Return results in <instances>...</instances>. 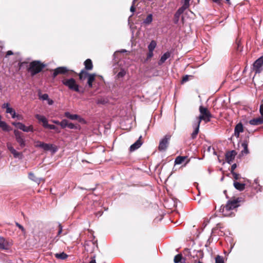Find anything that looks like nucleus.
I'll use <instances>...</instances> for the list:
<instances>
[{
    "label": "nucleus",
    "mask_w": 263,
    "mask_h": 263,
    "mask_svg": "<svg viewBox=\"0 0 263 263\" xmlns=\"http://www.w3.org/2000/svg\"><path fill=\"white\" fill-rule=\"evenodd\" d=\"M239 198H231L229 200L225 205H221L219 212L224 216H232L234 215L235 209L239 206Z\"/></svg>",
    "instance_id": "f257e3e1"
},
{
    "label": "nucleus",
    "mask_w": 263,
    "mask_h": 263,
    "mask_svg": "<svg viewBox=\"0 0 263 263\" xmlns=\"http://www.w3.org/2000/svg\"><path fill=\"white\" fill-rule=\"evenodd\" d=\"M199 112L200 115L196 118L195 121L199 123H201L202 120L204 121L205 123L210 121L212 115L207 108L200 106L199 107Z\"/></svg>",
    "instance_id": "f03ea898"
},
{
    "label": "nucleus",
    "mask_w": 263,
    "mask_h": 263,
    "mask_svg": "<svg viewBox=\"0 0 263 263\" xmlns=\"http://www.w3.org/2000/svg\"><path fill=\"white\" fill-rule=\"evenodd\" d=\"M45 67V65L37 61H33L30 63L29 67V71L32 76L39 73Z\"/></svg>",
    "instance_id": "7ed1b4c3"
},
{
    "label": "nucleus",
    "mask_w": 263,
    "mask_h": 263,
    "mask_svg": "<svg viewBox=\"0 0 263 263\" xmlns=\"http://www.w3.org/2000/svg\"><path fill=\"white\" fill-rule=\"evenodd\" d=\"M62 82V83L67 86L69 89L77 92L79 91V85L76 83V82L74 79H63Z\"/></svg>",
    "instance_id": "20e7f679"
},
{
    "label": "nucleus",
    "mask_w": 263,
    "mask_h": 263,
    "mask_svg": "<svg viewBox=\"0 0 263 263\" xmlns=\"http://www.w3.org/2000/svg\"><path fill=\"white\" fill-rule=\"evenodd\" d=\"M253 70L256 73H259L263 70V55L254 63Z\"/></svg>",
    "instance_id": "39448f33"
},
{
    "label": "nucleus",
    "mask_w": 263,
    "mask_h": 263,
    "mask_svg": "<svg viewBox=\"0 0 263 263\" xmlns=\"http://www.w3.org/2000/svg\"><path fill=\"white\" fill-rule=\"evenodd\" d=\"M171 138V136L166 135L165 137L160 141L159 145V150L160 151H165L168 144L169 140Z\"/></svg>",
    "instance_id": "423d86ee"
},
{
    "label": "nucleus",
    "mask_w": 263,
    "mask_h": 263,
    "mask_svg": "<svg viewBox=\"0 0 263 263\" xmlns=\"http://www.w3.org/2000/svg\"><path fill=\"white\" fill-rule=\"evenodd\" d=\"M164 206L168 209H172L176 205L177 198H163Z\"/></svg>",
    "instance_id": "0eeeda50"
},
{
    "label": "nucleus",
    "mask_w": 263,
    "mask_h": 263,
    "mask_svg": "<svg viewBox=\"0 0 263 263\" xmlns=\"http://www.w3.org/2000/svg\"><path fill=\"white\" fill-rule=\"evenodd\" d=\"M14 133L16 141L19 143L21 147H24L25 146V141L23 137L22 136L21 132L15 130Z\"/></svg>",
    "instance_id": "6e6552de"
},
{
    "label": "nucleus",
    "mask_w": 263,
    "mask_h": 263,
    "mask_svg": "<svg viewBox=\"0 0 263 263\" xmlns=\"http://www.w3.org/2000/svg\"><path fill=\"white\" fill-rule=\"evenodd\" d=\"M97 248V246L93 241H90L86 242L85 245V249L87 252L90 253L93 252Z\"/></svg>",
    "instance_id": "1a4fd4ad"
},
{
    "label": "nucleus",
    "mask_w": 263,
    "mask_h": 263,
    "mask_svg": "<svg viewBox=\"0 0 263 263\" xmlns=\"http://www.w3.org/2000/svg\"><path fill=\"white\" fill-rule=\"evenodd\" d=\"M236 154H237L236 152L235 151H234V150L228 152L226 153V161L229 164H231V162L234 159Z\"/></svg>",
    "instance_id": "9d476101"
},
{
    "label": "nucleus",
    "mask_w": 263,
    "mask_h": 263,
    "mask_svg": "<svg viewBox=\"0 0 263 263\" xmlns=\"http://www.w3.org/2000/svg\"><path fill=\"white\" fill-rule=\"evenodd\" d=\"M11 244L4 238L0 237V250H8Z\"/></svg>",
    "instance_id": "9b49d317"
},
{
    "label": "nucleus",
    "mask_w": 263,
    "mask_h": 263,
    "mask_svg": "<svg viewBox=\"0 0 263 263\" xmlns=\"http://www.w3.org/2000/svg\"><path fill=\"white\" fill-rule=\"evenodd\" d=\"M200 125V123H199L195 120L194 121V122L193 123V127L194 128V130L193 133L192 134V139H195L197 137V135H198V134L199 133Z\"/></svg>",
    "instance_id": "f8f14e48"
},
{
    "label": "nucleus",
    "mask_w": 263,
    "mask_h": 263,
    "mask_svg": "<svg viewBox=\"0 0 263 263\" xmlns=\"http://www.w3.org/2000/svg\"><path fill=\"white\" fill-rule=\"evenodd\" d=\"M200 125V123H199L195 120L194 121V122L193 123V127L194 128V130L193 133L192 134V139H195L197 137V135H198V134L199 133Z\"/></svg>",
    "instance_id": "ddd939ff"
},
{
    "label": "nucleus",
    "mask_w": 263,
    "mask_h": 263,
    "mask_svg": "<svg viewBox=\"0 0 263 263\" xmlns=\"http://www.w3.org/2000/svg\"><path fill=\"white\" fill-rule=\"evenodd\" d=\"M35 117L38 120L39 123H42L43 126L45 128L48 123L47 119L44 116L39 114L35 115Z\"/></svg>",
    "instance_id": "4468645a"
},
{
    "label": "nucleus",
    "mask_w": 263,
    "mask_h": 263,
    "mask_svg": "<svg viewBox=\"0 0 263 263\" xmlns=\"http://www.w3.org/2000/svg\"><path fill=\"white\" fill-rule=\"evenodd\" d=\"M42 149L46 151H51L52 153H55L57 151V147L54 146L53 144L45 143L43 145Z\"/></svg>",
    "instance_id": "2eb2a0df"
},
{
    "label": "nucleus",
    "mask_w": 263,
    "mask_h": 263,
    "mask_svg": "<svg viewBox=\"0 0 263 263\" xmlns=\"http://www.w3.org/2000/svg\"><path fill=\"white\" fill-rule=\"evenodd\" d=\"M243 127L241 123H238L235 127L234 135L236 138H239L240 133L243 132Z\"/></svg>",
    "instance_id": "dca6fc26"
},
{
    "label": "nucleus",
    "mask_w": 263,
    "mask_h": 263,
    "mask_svg": "<svg viewBox=\"0 0 263 263\" xmlns=\"http://www.w3.org/2000/svg\"><path fill=\"white\" fill-rule=\"evenodd\" d=\"M64 116L71 120H78L81 122L82 119L78 115L71 114L69 112H65L64 113Z\"/></svg>",
    "instance_id": "f3484780"
},
{
    "label": "nucleus",
    "mask_w": 263,
    "mask_h": 263,
    "mask_svg": "<svg viewBox=\"0 0 263 263\" xmlns=\"http://www.w3.org/2000/svg\"><path fill=\"white\" fill-rule=\"evenodd\" d=\"M141 138H142V137L140 136L138 140H137L136 142H135L134 144H133L130 146V151L131 152L135 151V150L137 149L141 146V145L142 144V142L141 141Z\"/></svg>",
    "instance_id": "a211bd4d"
},
{
    "label": "nucleus",
    "mask_w": 263,
    "mask_h": 263,
    "mask_svg": "<svg viewBox=\"0 0 263 263\" xmlns=\"http://www.w3.org/2000/svg\"><path fill=\"white\" fill-rule=\"evenodd\" d=\"M68 71L65 67H59L54 70L53 77L55 78L59 74H64Z\"/></svg>",
    "instance_id": "6ab92c4d"
},
{
    "label": "nucleus",
    "mask_w": 263,
    "mask_h": 263,
    "mask_svg": "<svg viewBox=\"0 0 263 263\" xmlns=\"http://www.w3.org/2000/svg\"><path fill=\"white\" fill-rule=\"evenodd\" d=\"M203 253L201 251H196L194 250L193 252V254L191 255V256L193 257V258H195V256L197 257V259H194L195 263H196L197 259H198V257H203ZM197 263H202L201 261L198 260Z\"/></svg>",
    "instance_id": "aec40b11"
},
{
    "label": "nucleus",
    "mask_w": 263,
    "mask_h": 263,
    "mask_svg": "<svg viewBox=\"0 0 263 263\" xmlns=\"http://www.w3.org/2000/svg\"><path fill=\"white\" fill-rule=\"evenodd\" d=\"M184 8H180L177 11L174 15V23L177 24L179 22V18L181 14L184 12Z\"/></svg>",
    "instance_id": "412c9836"
},
{
    "label": "nucleus",
    "mask_w": 263,
    "mask_h": 263,
    "mask_svg": "<svg viewBox=\"0 0 263 263\" xmlns=\"http://www.w3.org/2000/svg\"><path fill=\"white\" fill-rule=\"evenodd\" d=\"M19 129L25 132H33L34 131L33 127L32 125L26 126L24 124H19Z\"/></svg>",
    "instance_id": "4be33fe9"
},
{
    "label": "nucleus",
    "mask_w": 263,
    "mask_h": 263,
    "mask_svg": "<svg viewBox=\"0 0 263 263\" xmlns=\"http://www.w3.org/2000/svg\"><path fill=\"white\" fill-rule=\"evenodd\" d=\"M262 118H257L253 119L249 121L250 124L253 125H257L263 123V116H261Z\"/></svg>",
    "instance_id": "5701e85b"
},
{
    "label": "nucleus",
    "mask_w": 263,
    "mask_h": 263,
    "mask_svg": "<svg viewBox=\"0 0 263 263\" xmlns=\"http://www.w3.org/2000/svg\"><path fill=\"white\" fill-rule=\"evenodd\" d=\"M171 56V53L170 52H166L164 53L161 57L160 60L158 62L159 65H162L168 58Z\"/></svg>",
    "instance_id": "b1692460"
},
{
    "label": "nucleus",
    "mask_w": 263,
    "mask_h": 263,
    "mask_svg": "<svg viewBox=\"0 0 263 263\" xmlns=\"http://www.w3.org/2000/svg\"><path fill=\"white\" fill-rule=\"evenodd\" d=\"M2 117L0 115V127L4 131L8 132L10 130V127L7 123L1 120Z\"/></svg>",
    "instance_id": "393cba45"
},
{
    "label": "nucleus",
    "mask_w": 263,
    "mask_h": 263,
    "mask_svg": "<svg viewBox=\"0 0 263 263\" xmlns=\"http://www.w3.org/2000/svg\"><path fill=\"white\" fill-rule=\"evenodd\" d=\"M96 74L95 73L89 74L88 78L87 84L89 87H92V83L95 81Z\"/></svg>",
    "instance_id": "a878e982"
},
{
    "label": "nucleus",
    "mask_w": 263,
    "mask_h": 263,
    "mask_svg": "<svg viewBox=\"0 0 263 263\" xmlns=\"http://www.w3.org/2000/svg\"><path fill=\"white\" fill-rule=\"evenodd\" d=\"M234 187L239 191H242L245 189V184L234 181L233 183Z\"/></svg>",
    "instance_id": "bb28decb"
},
{
    "label": "nucleus",
    "mask_w": 263,
    "mask_h": 263,
    "mask_svg": "<svg viewBox=\"0 0 263 263\" xmlns=\"http://www.w3.org/2000/svg\"><path fill=\"white\" fill-rule=\"evenodd\" d=\"M84 65L86 70H90L92 69L93 66L91 60L87 59L84 62Z\"/></svg>",
    "instance_id": "cd10ccee"
},
{
    "label": "nucleus",
    "mask_w": 263,
    "mask_h": 263,
    "mask_svg": "<svg viewBox=\"0 0 263 263\" xmlns=\"http://www.w3.org/2000/svg\"><path fill=\"white\" fill-rule=\"evenodd\" d=\"M174 261L175 263H186L184 260L182 261V257L181 254H177L174 257Z\"/></svg>",
    "instance_id": "c85d7f7f"
},
{
    "label": "nucleus",
    "mask_w": 263,
    "mask_h": 263,
    "mask_svg": "<svg viewBox=\"0 0 263 263\" xmlns=\"http://www.w3.org/2000/svg\"><path fill=\"white\" fill-rule=\"evenodd\" d=\"M6 113L10 114L12 118H15L16 117H19V115H16L15 110L11 107H10L9 108H7L6 110Z\"/></svg>",
    "instance_id": "c756f323"
},
{
    "label": "nucleus",
    "mask_w": 263,
    "mask_h": 263,
    "mask_svg": "<svg viewBox=\"0 0 263 263\" xmlns=\"http://www.w3.org/2000/svg\"><path fill=\"white\" fill-rule=\"evenodd\" d=\"M187 157L186 156H178L175 160V163L176 164H181L186 159Z\"/></svg>",
    "instance_id": "7c9ffc66"
},
{
    "label": "nucleus",
    "mask_w": 263,
    "mask_h": 263,
    "mask_svg": "<svg viewBox=\"0 0 263 263\" xmlns=\"http://www.w3.org/2000/svg\"><path fill=\"white\" fill-rule=\"evenodd\" d=\"M89 74V73H88L87 71H86L85 70H82L81 71V72L79 74L80 79L84 80L86 78H87Z\"/></svg>",
    "instance_id": "2f4dec72"
},
{
    "label": "nucleus",
    "mask_w": 263,
    "mask_h": 263,
    "mask_svg": "<svg viewBox=\"0 0 263 263\" xmlns=\"http://www.w3.org/2000/svg\"><path fill=\"white\" fill-rule=\"evenodd\" d=\"M55 256L56 258H57L58 259H65L68 257V255L66 254H65V253L62 252L61 253L55 254Z\"/></svg>",
    "instance_id": "473e14b6"
},
{
    "label": "nucleus",
    "mask_w": 263,
    "mask_h": 263,
    "mask_svg": "<svg viewBox=\"0 0 263 263\" xmlns=\"http://www.w3.org/2000/svg\"><path fill=\"white\" fill-rule=\"evenodd\" d=\"M157 45V43L156 41L153 40L151 42L150 44L148 46V50L154 51L155 48H156Z\"/></svg>",
    "instance_id": "72a5a7b5"
},
{
    "label": "nucleus",
    "mask_w": 263,
    "mask_h": 263,
    "mask_svg": "<svg viewBox=\"0 0 263 263\" xmlns=\"http://www.w3.org/2000/svg\"><path fill=\"white\" fill-rule=\"evenodd\" d=\"M11 153L13 154L14 158H18L20 159H22V154L20 152H17L15 149H14Z\"/></svg>",
    "instance_id": "f704fd0d"
},
{
    "label": "nucleus",
    "mask_w": 263,
    "mask_h": 263,
    "mask_svg": "<svg viewBox=\"0 0 263 263\" xmlns=\"http://www.w3.org/2000/svg\"><path fill=\"white\" fill-rule=\"evenodd\" d=\"M153 21L152 14H150L147 15L146 18L144 20L143 23L146 25L149 24Z\"/></svg>",
    "instance_id": "c9c22d12"
},
{
    "label": "nucleus",
    "mask_w": 263,
    "mask_h": 263,
    "mask_svg": "<svg viewBox=\"0 0 263 263\" xmlns=\"http://www.w3.org/2000/svg\"><path fill=\"white\" fill-rule=\"evenodd\" d=\"M241 145L243 148V149L241 151V153L243 154H248L249 153V150L248 149V144L246 142H243L241 144Z\"/></svg>",
    "instance_id": "e433bc0d"
},
{
    "label": "nucleus",
    "mask_w": 263,
    "mask_h": 263,
    "mask_svg": "<svg viewBox=\"0 0 263 263\" xmlns=\"http://www.w3.org/2000/svg\"><path fill=\"white\" fill-rule=\"evenodd\" d=\"M68 121L66 119H64V120H62L61 122H60V125L61 126V127L62 128H64L68 126Z\"/></svg>",
    "instance_id": "4c0bfd02"
},
{
    "label": "nucleus",
    "mask_w": 263,
    "mask_h": 263,
    "mask_svg": "<svg viewBox=\"0 0 263 263\" xmlns=\"http://www.w3.org/2000/svg\"><path fill=\"white\" fill-rule=\"evenodd\" d=\"M45 128H48L50 129H54V130H55L56 131H57V132H58V133L59 132V131L58 130V127L52 124H49L48 123Z\"/></svg>",
    "instance_id": "58836bf2"
},
{
    "label": "nucleus",
    "mask_w": 263,
    "mask_h": 263,
    "mask_svg": "<svg viewBox=\"0 0 263 263\" xmlns=\"http://www.w3.org/2000/svg\"><path fill=\"white\" fill-rule=\"evenodd\" d=\"M126 74V72L124 70L121 69L117 74V77L118 78H122Z\"/></svg>",
    "instance_id": "ea45409f"
},
{
    "label": "nucleus",
    "mask_w": 263,
    "mask_h": 263,
    "mask_svg": "<svg viewBox=\"0 0 263 263\" xmlns=\"http://www.w3.org/2000/svg\"><path fill=\"white\" fill-rule=\"evenodd\" d=\"M48 98H49V96L47 93L39 95V98L42 100H48Z\"/></svg>",
    "instance_id": "a19ab883"
},
{
    "label": "nucleus",
    "mask_w": 263,
    "mask_h": 263,
    "mask_svg": "<svg viewBox=\"0 0 263 263\" xmlns=\"http://www.w3.org/2000/svg\"><path fill=\"white\" fill-rule=\"evenodd\" d=\"M215 263H223V257L218 255L215 258Z\"/></svg>",
    "instance_id": "79ce46f5"
},
{
    "label": "nucleus",
    "mask_w": 263,
    "mask_h": 263,
    "mask_svg": "<svg viewBox=\"0 0 263 263\" xmlns=\"http://www.w3.org/2000/svg\"><path fill=\"white\" fill-rule=\"evenodd\" d=\"M44 143L40 141H37L35 142V147L42 148L43 146Z\"/></svg>",
    "instance_id": "37998d69"
},
{
    "label": "nucleus",
    "mask_w": 263,
    "mask_h": 263,
    "mask_svg": "<svg viewBox=\"0 0 263 263\" xmlns=\"http://www.w3.org/2000/svg\"><path fill=\"white\" fill-rule=\"evenodd\" d=\"M28 177L30 180L33 181H35V179L37 178V177H36V176L33 173H29L28 174Z\"/></svg>",
    "instance_id": "c03bdc74"
},
{
    "label": "nucleus",
    "mask_w": 263,
    "mask_h": 263,
    "mask_svg": "<svg viewBox=\"0 0 263 263\" xmlns=\"http://www.w3.org/2000/svg\"><path fill=\"white\" fill-rule=\"evenodd\" d=\"M190 0H184V4L181 8H184V10L187 8L189 6Z\"/></svg>",
    "instance_id": "a18cd8bd"
},
{
    "label": "nucleus",
    "mask_w": 263,
    "mask_h": 263,
    "mask_svg": "<svg viewBox=\"0 0 263 263\" xmlns=\"http://www.w3.org/2000/svg\"><path fill=\"white\" fill-rule=\"evenodd\" d=\"M15 224L16 226L20 229L21 230V231L23 232V233H25V229L24 228V227L21 225L20 223H18V222H15Z\"/></svg>",
    "instance_id": "49530a36"
},
{
    "label": "nucleus",
    "mask_w": 263,
    "mask_h": 263,
    "mask_svg": "<svg viewBox=\"0 0 263 263\" xmlns=\"http://www.w3.org/2000/svg\"><path fill=\"white\" fill-rule=\"evenodd\" d=\"M7 146L8 149L10 151L11 153H12L15 149L13 147L11 144L9 143L7 144Z\"/></svg>",
    "instance_id": "de8ad7c7"
},
{
    "label": "nucleus",
    "mask_w": 263,
    "mask_h": 263,
    "mask_svg": "<svg viewBox=\"0 0 263 263\" xmlns=\"http://www.w3.org/2000/svg\"><path fill=\"white\" fill-rule=\"evenodd\" d=\"M232 174L233 176V178L235 179V180H238L239 178H240V175L239 174H237L235 172H233V173H232Z\"/></svg>",
    "instance_id": "09e8293b"
},
{
    "label": "nucleus",
    "mask_w": 263,
    "mask_h": 263,
    "mask_svg": "<svg viewBox=\"0 0 263 263\" xmlns=\"http://www.w3.org/2000/svg\"><path fill=\"white\" fill-rule=\"evenodd\" d=\"M70 129H74V128H76V125L72 123H69L68 122V126H67Z\"/></svg>",
    "instance_id": "8fccbe9b"
},
{
    "label": "nucleus",
    "mask_w": 263,
    "mask_h": 263,
    "mask_svg": "<svg viewBox=\"0 0 263 263\" xmlns=\"http://www.w3.org/2000/svg\"><path fill=\"white\" fill-rule=\"evenodd\" d=\"M153 51L148 50V53L147 54V59H150L153 56Z\"/></svg>",
    "instance_id": "3c124183"
},
{
    "label": "nucleus",
    "mask_w": 263,
    "mask_h": 263,
    "mask_svg": "<svg viewBox=\"0 0 263 263\" xmlns=\"http://www.w3.org/2000/svg\"><path fill=\"white\" fill-rule=\"evenodd\" d=\"M136 0H134L133 2V5L132 6L130 7V11L132 12H134L135 10V7L134 6V5L135 4V2H136Z\"/></svg>",
    "instance_id": "603ef678"
},
{
    "label": "nucleus",
    "mask_w": 263,
    "mask_h": 263,
    "mask_svg": "<svg viewBox=\"0 0 263 263\" xmlns=\"http://www.w3.org/2000/svg\"><path fill=\"white\" fill-rule=\"evenodd\" d=\"M10 107L9 106V104L7 103H4L2 105V108H6V110L7 109V108H9Z\"/></svg>",
    "instance_id": "864d4df0"
},
{
    "label": "nucleus",
    "mask_w": 263,
    "mask_h": 263,
    "mask_svg": "<svg viewBox=\"0 0 263 263\" xmlns=\"http://www.w3.org/2000/svg\"><path fill=\"white\" fill-rule=\"evenodd\" d=\"M236 167H237V165H236V164H235V163L233 164L232 165L231 168V173L234 172V170L236 168Z\"/></svg>",
    "instance_id": "5fc2aeb1"
},
{
    "label": "nucleus",
    "mask_w": 263,
    "mask_h": 263,
    "mask_svg": "<svg viewBox=\"0 0 263 263\" xmlns=\"http://www.w3.org/2000/svg\"><path fill=\"white\" fill-rule=\"evenodd\" d=\"M44 179L43 178H37V179H35V180L34 182H35L36 183H37L38 184H39L41 182V181H43Z\"/></svg>",
    "instance_id": "6e6d98bb"
},
{
    "label": "nucleus",
    "mask_w": 263,
    "mask_h": 263,
    "mask_svg": "<svg viewBox=\"0 0 263 263\" xmlns=\"http://www.w3.org/2000/svg\"><path fill=\"white\" fill-rule=\"evenodd\" d=\"M19 124H22L21 122H13L12 125L16 127L17 128H19Z\"/></svg>",
    "instance_id": "4d7b16f0"
},
{
    "label": "nucleus",
    "mask_w": 263,
    "mask_h": 263,
    "mask_svg": "<svg viewBox=\"0 0 263 263\" xmlns=\"http://www.w3.org/2000/svg\"><path fill=\"white\" fill-rule=\"evenodd\" d=\"M59 230L58 233V235H59L62 232V227L61 224H59Z\"/></svg>",
    "instance_id": "13d9d810"
},
{
    "label": "nucleus",
    "mask_w": 263,
    "mask_h": 263,
    "mask_svg": "<svg viewBox=\"0 0 263 263\" xmlns=\"http://www.w3.org/2000/svg\"><path fill=\"white\" fill-rule=\"evenodd\" d=\"M47 101L48 102V104L50 105L53 104V100L49 99V98H48V100H47Z\"/></svg>",
    "instance_id": "bf43d9fd"
},
{
    "label": "nucleus",
    "mask_w": 263,
    "mask_h": 263,
    "mask_svg": "<svg viewBox=\"0 0 263 263\" xmlns=\"http://www.w3.org/2000/svg\"><path fill=\"white\" fill-rule=\"evenodd\" d=\"M188 80V76L187 75H186L185 76H184L183 79H182V82H186Z\"/></svg>",
    "instance_id": "052dcab7"
},
{
    "label": "nucleus",
    "mask_w": 263,
    "mask_h": 263,
    "mask_svg": "<svg viewBox=\"0 0 263 263\" xmlns=\"http://www.w3.org/2000/svg\"><path fill=\"white\" fill-rule=\"evenodd\" d=\"M258 183H259V180L258 179H255L254 181V184H255V185H258L259 186V185L258 184Z\"/></svg>",
    "instance_id": "680f3d73"
},
{
    "label": "nucleus",
    "mask_w": 263,
    "mask_h": 263,
    "mask_svg": "<svg viewBox=\"0 0 263 263\" xmlns=\"http://www.w3.org/2000/svg\"><path fill=\"white\" fill-rule=\"evenodd\" d=\"M52 122L56 124L59 125L60 124V122L58 120H52Z\"/></svg>",
    "instance_id": "e2e57ef3"
},
{
    "label": "nucleus",
    "mask_w": 263,
    "mask_h": 263,
    "mask_svg": "<svg viewBox=\"0 0 263 263\" xmlns=\"http://www.w3.org/2000/svg\"><path fill=\"white\" fill-rule=\"evenodd\" d=\"M12 54H13V52L10 50V51H7L6 55H12Z\"/></svg>",
    "instance_id": "0e129e2a"
},
{
    "label": "nucleus",
    "mask_w": 263,
    "mask_h": 263,
    "mask_svg": "<svg viewBox=\"0 0 263 263\" xmlns=\"http://www.w3.org/2000/svg\"><path fill=\"white\" fill-rule=\"evenodd\" d=\"M214 3L220 4L221 0H213Z\"/></svg>",
    "instance_id": "69168bd1"
},
{
    "label": "nucleus",
    "mask_w": 263,
    "mask_h": 263,
    "mask_svg": "<svg viewBox=\"0 0 263 263\" xmlns=\"http://www.w3.org/2000/svg\"><path fill=\"white\" fill-rule=\"evenodd\" d=\"M16 118H17L18 120H22V117L20 115L19 117H16Z\"/></svg>",
    "instance_id": "338daca9"
},
{
    "label": "nucleus",
    "mask_w": 263,
    "mask_h": 263,
    "mask_svg": "<svg viewBox=\"0 0 263 263\" xmlns=\"http://www.w3.org/2000/svg\"><path fill=\"white\" fill-rule=\"evenodd\" d=\"M126 51V50H125V49H122V50H121V51H120V52H125Z\"/></svg>",
    "instance_id": "774afa93"
}]
</instances>
